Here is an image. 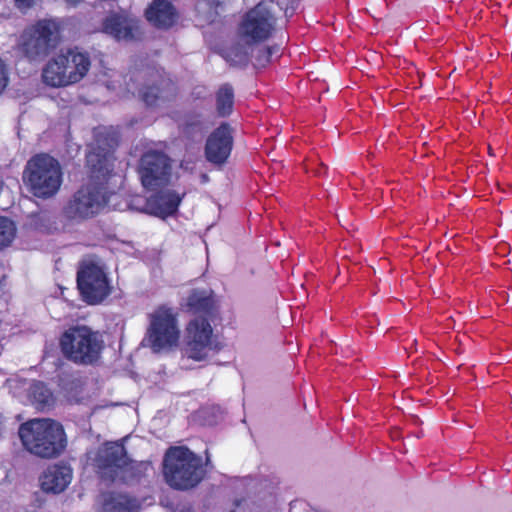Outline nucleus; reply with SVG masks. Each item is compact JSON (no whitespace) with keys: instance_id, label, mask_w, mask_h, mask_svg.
I'll use <instances>...</instances> for the list:
<instances>
[{"instance_id":"f257e3e1","label":"nucleus","mask_w":512,"mask_h":512,"mask_svg":"<svg viewBox=\"0 0 512 512\" xmlns=\"http://www.w3.org/2000/svg\"><path fill=\"white\" fill-rule=\"evenodd\" d=\"M19 437L24 448L41 458L60 455L66 446L61 424L51 419H32L20 425Z\"/></svg>"},{"instance_id":"f03ea898","label":"nucleus","mask_w":512,"mask_h":512,"mask_svg":"<svg viewBox=\"0 0 512 512\" xmlns=\"http://www.w3.org/2000/svg\"><path fill=\"white\" fill-rule=\"evenodd\" d=\"M163 476L175 490L196 487L205 476L202 459L185 446L170 447L163 459Z\"/></svg>"},{"instance_id":"7ed1b4c3","label":"nucleus","mask_w":512,"mask_h":512,"mask_svg":"<svg viewBox=\"0 0 512 512\" xmlns=\"http://www.w3.org/2000/svg\"><path fill=\"white\" fill-rule=\"evenodd\" d=\"M23 180L35 197L51 198L59 191L62 184L60 163L49 154H36L27 162Z\"/></svg>"},{"instance_id":"20e7f679","label":"nucleus","mask_w":512,"mask_h":512,"mask_svg":"<svg viewBox=\"0 0 512 512\" xmlns=\"http://www.w3.org/2000/svg\"><path fill=\"white\" fill-rule=\"evenodd\" d=\"M288 0L260 2L250 9L238 26V39L245 44H258L267 40L275 31L277 7Z\"/></svg>"},{"instance_id":"39448f33","label":"nucleus","mask_w":512,"mask_h":512,"mask_svg":"<svg viewBox=\"0 0 512 512\" xmlns=\"http://www.w3.org/2000/svg\"><path fill=\"white\" fill-rule=\"evenodd\" d=\"M179 338L177 314L172 308L161 305L149 314V326L141 344L159 353L176 346Z\"/></svg>"},{"instance_id":"423d86ee","label":"nucleus","mask_w":512,"mask_h":512,"mask_svg":"<svg viewBox=\"0 0 512 512\" xmlns=\"http://www.w3.org/2000/svg\"><path fill=\"white\" fill-rule=\"evenodd\" d=\"M77 287L83 300L90 305L101 303L111 293L106 268L98 257L88 256L80 261Z\"/></svg>"},{"instance_id":"0eeeda50","label":"nucleus","mask_w":512,"mask_h":512,"mask_svg":"<svg viewBox=\"0 0 512 512\" xmlns=\"http://www.w3.org/2000/svg\"><path fill=\"white\" fill-rule=\"evenodd\" d=\"M63 354L75 363L91 364L103 347L101 336L87 326L68 329L60 339Z\"/></svg>"},{"instance_id":"6e6552de","label":"nucleus","mask_w":512,"mask_h":512,"mask_svg":"<svg viewBox=\"0 0 512 512\" xmlns=\"http://www.w3.org/2000/svg\"><path fill=\"white\" fill-rule=\"evenodd\" d=\"M60 43V25L56 20H40L26 29L20 42V51L29 60H40Z\"/></svg>"},{"instance_id":"1a4fd4ad","label":"nucleus","mask_w":512,"mask_h":512,"mask_svg":"<svg viewBox=\"0 0 512 512\" xmlns=\"http://www.w3.org/2000/svg\"><path fill=\"white\" fill-rule=\"evenodd\" d=\"M186 348L187 356L196 361L207 359L221 350V344L213 339V329L206 318L196 317L191 320L186 328Z\"/></svg>"},{"instance_id":"9d476101","label":"nucleus","mask_w":512,"mask_h":512,"mask_svg":"<svg viewBox=\"0 0 512 512\" xmlns=\"http://www.w3.org/2000/svg\"><path fill=\"white\" fill-rule=\"evenodd\" d=\"M137 79H145L139 95L148 106H161L176 96L175 84L160 69L148 68L140 72Z\"/></svg>"},{"instance_id":"9b49d317","label":"nucleus","mask_w":512,"mask_h":512,"mask_svg":"<svg viewBox=\"0 0 512 512\" xmlns=\"http://www.w3.org/2000/svg\"><path fill=\"white\" fill-rule=\"evenodd\" d=\"M138 173L142 185L146 189L154 190L169 181L171 174L170 159L163 152L149 150L140 159Z\"/></svg>"},{"instance_id":"f8f14e48","label":"nucleus","mask_w":512,"mask_h":512,"mask_svg":"<svg viewBox=\"0 0 512 512\" xmlns=\"http://www.w3.org/2000/svg\"><path fill=\"white\" fill-rule=\"evenodd\" d=\"M106 203L107 197L102 188L86 185L73 195L64 211L70 219H85L99 213Z\"/></svg>"},{"instance_id":"ddd939ff","label":"nucleus","mask_w":512,"mask_h":512,"mask_svg":"<svg viewBox=\"0 0 512 512\" xmlns=\"http://www.w3.org/2000/svg\"><path fill=\"white\" fill-rule=\"evenodd\" d=\"M127 452L125 447L118 442H107L98 448L94 466L99 476L108 481H117V473L125 464Z\"/></svg>"},{"instance_id":"4468645a","label":"nucleus","mask_w":512,"mask_h":512,"mask_svg":"<svg viewBox=\"0 0 512 512\" xmlns=\"http://www.w3.org/2000/svg\"><path fill=\"white\" fill-rule=\"evenodd\" d=\"M118 143L119 134L112 127L102 128L96 132L95 146L87 155V164L92 168L93 172L104 175L109 171V158L118 146Z\"/></svg>"},{"instance_id":"2eb2a0df","label":"nucleus","mask_w":512,"mask_h":512,"mask_svg":"<svg viewBox=\"0 0 512 512\" xmlns=\"http://www.w3.org/2000/svg\"><path fill=\"white\" fill-rule=\"evenodd\" d=\"M233 145L232 129L227 123L221 124L207 138L206 159L213 164H223L229 157Z\"/></svg>"},{"instance_id":"dca6fc26","label":"nucleus","mask_w":512,"mask_h":512,"mask_svg":"<svg viewBox=\"0 0 512 512\" xmlns=\"http://www.w3.org/2000/svg\"><path fill=\"white\" fill-rule=\"evenodd\" d=\"M103 31L116 40L131 41L140 36L138 21L125 13H113L103 23Z\"/></svg>"},{"instance_id":"f3484780","label":"nucleus","mask_w":512,"mask_h":512,"mask_svg":"<svg viewBox=\"0 0 512 512\" xmlns=\"http://www.w3.org/2000/svg\"><path fill=\"white\" fill-rule=\"evenodd\" d=\"M181 200L182 197L173 190H162L147 198L144 211L151 215L165 218L177 211Z\"/></svg>"},{"instance_id":"a211bd4d","label":"nucleus","mask_w":512,"mask_h":512,"mask_svg":"<svg viewBox=\"0 0 512 512\" xmlns=\"http://www.w3.org/2000/svg\"><path fill=\"white\" fill-rule=\"evenodd\" d=\"M61 52L63 55V61L67 62L64 65L72 83L74 84L82 80L88 73L91 66L89 54L78 48L61 50Z\"/></svg>"},{"instance_id":"6ab92c4d","label":"nucleus","mask_w":512,"mask_h":512,"mask_svg":"<svg viewBox=\"0 0 512 512\" xmlns=\"http://www.w3.org/2000/svg\"><path fill=\"white\" fill-rule=\"evenodd\" d=\"M66 63L63 61L61 51L52 57L42 71L44 83L51 87H64L73 84L64 65Z\"/></svg>"},{"instance_id":"aec40b11","label":"nucleus","mask_w":512,"mask_h":512,"mask_svg":"<svg viewBox=\"0 0 512 512\" xmlns=\"http://www.w3.org/2000/svg\"><path fill=\"white\" fill-rule=\"evenodd\" d=\"M72 479V471L64 465L49 467L41 478V487L46 492L60 493L65 490Z\"/></svg>"},{"instance_id":"412c9836","label":"nucleus","mask_w":512,"mask_h":512,"mask_svg":"<svg viewBox=\"0 0 512 512\" xmlns=\"http://www.w3.org/2000/svg\"><path fill=\"white\" fill-rule=\"evenodd\" d=\"M146 18L156 27L168 28L175 23L177 13L170 1L154 0L146 10Z\"/></svg>"},{"instance_id":"4be33fe9","label":"nucleus","mask_w":512,"mask_h":512,"mask_svg":"<svg viewBox=\"0 0 512 512\" xmlns=\"http://www.w3.org/2000/svg\"><path fill=\"white\" fill-rule=\"evenodd\" d=\"M140 503L127 494L112 493L104 501L103 512H138Z\"/></svg>"},{"instance_id":"5701e85b","label":"nucleus","mask_w":512,"mask_h":512,"mask_svg":"<svg viewBox=\"0 0 512 512\" xmlns=\"http://www.w3.org/2000/svg\"><path fill=\"white\" fill-rule=\"evenodd\" d=\"M150 467L151 465L149 462H134L127 456L123 468H121V471L117 473V481L124 483L138 481L146 474Z\"/></svg>"},{"instance_id":"b1692460","label":"nucleus","mask_w":512,"mask_h":512,"mask_svg":"<svg viewBox=\"0 0 512 512\" xmlns=\"http://www.w3.org/2000/svg\"><path fill=\"white\" fill-rule=\"evenodd\" d=\"M186 307L193 313H209L213 307L211 294L207 290H192L187 297Z\"/></svg>"},{"instance_id":"393cba45","label":"nucleus","mask_w":512,"mask_h":512,"mask_svg":"<svg viewBox=\"0 0 512 512\" xmlns=\"http://www.w3.org/2000/svg\"><path fill=\"white\" fill-rule=\"evenodd\" d=\"M255 45L256 44H245L239 40L237 44L226 51L225 58L234 66H246L255 51Z\"/></svg>"},{"instance_id":"a878e982","label":"nucleus","mask_w":512,"mask_h":512,"mask_svg":"<svg viewBox=\"0 0 512 512\" xmlns=\"http://www.w3.org/2000/svg\"><path fill=\"white\" fill-rule=\"evenodd\" d=\"M234 104V91L230 84H223L216 93V111L219 116L231 114Z\"/></svg>"},{"instance_id":"bb28decb","label":"nucleus","mask_w":512,"mask_h":512,"mask_svg":"<svg viewBox=\"0 0 512 512\" xmlns=\"http://www.w3.org/2000/svg\"><path fill=\"white\" fill-rule=\"evenodd\" d=\"M227 0H200L196 4V11L203 21L211 23L219 15Z\"/></svg>"},{"instance_id":"cd10ccee","label":"nucleus","mask_w":512,"mask_h":512,"mask_svg":"<svg viewBox=\"0 0 512 512\" xmlns=\"http://www.w3.org/2000/svg\"><path fill=\"white\" fill-rule=\"evenodd\" d=\"M30 393L37 409L44 410L53 404V395L42 382L34 383L30 388Z\"/></svg>"},{"instance_id":"c85d7f7f","label":"nucleus","mask_w":512,"mask_h":512,"mask_svg":"<svg viewBox=\"0 0 512 512\" xmlns=\"http://www.w3.org/2000/svg\"><path fill=\"white\" fill-rule=\"evenodd\" d=\"M16 227L14 223L5 217H0V250L8 246L14 239Z\"/></svg>"},{"instance_id":"c756f323","label":"nucleus","mask_w":512,"mask_h":512,"mask_svg":"<svg viewBox=\"0 0 512 512\" xmlns=\"http://www.w3.org/2000/svg\"><path fill=\"white\" fill-rule=\"evenodd\" d=\"M278 54H279L278 46L258 48L257 54L254 56V59H255L254 66L256 68H264L271 62L272 56L278 55Z\"/></svg>"},{"instance_id":"7c9ffc66","label":"nucleus","mask_w":512,"mask_h":512,"mask_svg":"<svg viewBox=\"0 0 512 512\" xmlns=\"http://www.w3.org/2000/svg\"><path fill=\"white\" fill-rule=\"evenodd\" d=\"M9 82L8 68L0 58V95L3 93Z\"/></svg>"},{"instance_id":"2f4dec72","label":"nucleus","mask_w":512,"mask_h":512,"mask_svg":"<svg viewBox=\"0 0 512 512\" xmlns=\"http://www.w3.org/2000/svg\"><path fill=\"white\" fill-rule=\"evenodd\" d=\"M84 0H64V2L68 5V6H71V7H76L78 6L80 3H82Z\"/></svg>"},{"instance_id":"473e14b6","label":"nucleus","mask_w":512,"mask_h":512,"mask_svg":"<svg viewBox=\"0 0 512 512\" xmlns=\"http://www.w3.org/2000/svg\"><path fill=\"white\" fill-rule=\"evenodd\" d=\"M293 11H294V9H293V8H291V9L286 8V9H285V15H286L287 17H288V16H292Z\"/></svg>"},{"instance_id":"72a5a7b5","label":"nucleus","mask_w":512,"mask_h":512,"mask_svg":"<svg viewBox=\"0 0 512 512\" xmlns=\"http://www.w3.org/2000/svg\"><path fill=\"white\" fill-rule=\"evenodd\" d=\"M3 428V417L0 415V438L2 437Z\"/></svg>"},{"instance_id":"f704fd0d","label":"nucleus","mask_w":512,"mask_h":512,"mask_svg":"<svg viewBox=\"0 0 512 512\" xmlns=\"http://www.w3.org/2000/svg\"><path fill=\"white\" fill-rule=\"evenodd\" d=\"M206 465L208 466L210 464V457L208 455V451L206 450Z\"/></svg>"},{"instance_id":"c9c22d12","label":"nucleus","mask_w":512,"mask_h":512,"mask_svg":"<svg viewBox=\"0 0 512 512\" xmlns=\"http://www.w3.org/2000/svg\"><path fill=\"white\" fill-rule=\"evenodd\" d=\"M489 153L490 155H493L491 147H489Z\"/></svg>"}]
</instances>
